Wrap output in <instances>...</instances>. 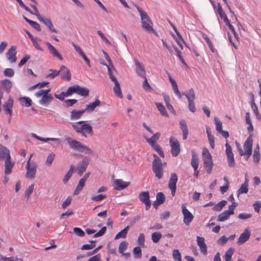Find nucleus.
Segmentation results:
<instances>
[{
    "mask_svg": "<svg viewBox=\"0 0 261 261\" xmlns=\"http://www.w3.org/2000/svg\"><path fill=\"white\" fill-rule=\"evenodd\" d=\"M202 159L203 162V165L206 172L211 174L212 172L214 163L212 160V156L208 150L204 147L203 148L202 152Z\"/></svg>",
    "mask_w": 261,
    "mask_h": 261,
    "instance_id": "4",
    "label": "nucleus"
},
{
    "mask_svg": "<svg viewBox=\"0 0 261 261\" xmlns=\"http://www.w3.org/2000/svg\"><path fill=\"white\" fill-rule=\"evenodd\" d=\"M228 164L229 167H233L235 164L234 155L233 153L226 154Z\"/></svg>",
    "mask_w": 261,
    "mask_h": 261,
    "instance_id": "45",
    "label": "nucleus"
},
{
    "mask_svg": "<svg viewBox=\"0 0 261 261\" xmlns=\"http://www.w3.org/2000/svg\"><path fill=\"white\" fill-rule=\"evenodd\" d=\"M37 164L34 162L32 161H28L26 164V173H25V177L32 179L35 178L36 171H37Z\"/></svg>",
    "mask_w": 261,
    "mask_h": 261,
    "instance_id": "6",
    "label": "nucleus"
},
{
    "mask_svg": "<svg viewBox=\"0 0 261 261\" xmlns=\"http://www.w3.org/2000/svg\"><path fill=\"white\" fill-rule=\"evenodd\" d=\"M55 156H56V155L54 153H53V152L49 153L48 154V155L46 158V159L45 160V165H47V166H50L52 164V163L55 159Z\"/></svg>",
    "mask_w": 261,
    "mask_h": 261,
    "instance_id": "43",
    "label": "nucleus"
},
{
    "mask_svg": "<svg viewBox=\"0 0 261 261\" xmlns=\"http://www.w3.org/2000/svg\"><path fill=\"white\" fill-rule=\"evenodd\" d=\"M35 96L39 98L38 103L41 106L45 107H47L54 99L51 94H44L39 91L35 93Z\"/></svg>",
    "mask_w": 261,
    "mask_h": 261,
    "instance_id": "7",
    "label": "nucleus"
},
{
    "mask_svg": "<svg viewBox=\"0 0 261 261\" xmlns=\"http://www.w3.org/2000/svg\"><path fill=\"white\" fill-rule=\"evenodd\" d=\"M89 90L87 88L76 85V94L82 96L87 97L89 95Z\"/></svg>",
    "mask_w": 261,
    "mask_h": 261,
    "instance_id": "36",
    "label": "nucleus"
},
{
    "mask_svg": "<svg viewBox=\"0 0 261 261\" xmlns=\"http://www.w3.org/2000/svg\"><path fill=\"white\" fill-rule=\"evenodd\" d=\"M108 74L110 79L112 81H115L117 79L115 77L114 74L117 72L113 64H109L107 66Z\"/></svg>",
    "mask_w": 261,
    "mask_h": 261,
    "instance_id": "32",
    "label": "nucleus"
},
{
    "mask_svg": "<svg viewBox=\"0 0 261 261\" xmlns=\"http://www.w3.org/2000/svg\"><path fill=\"white\" fill-rule=\"evenodd\" d=\"M140 200L145 205L146 210H148L151 206V202L149 200V194L148 192H142L139 194Z\"/></svg>",
    "mask_w": 261,
    "mask_h": 261,
    "instance_id": "13",
    "label": "nucleus"
},
{
    "mask_svg": "<svg viewBox=\"0 0 261 261\" xmlns=\"http://www.w3.org/2000/svg\"><path fill=\"white\" fill-rule=\"evenodd\" d=\"M73 232L78 237H83L85 236V232L79 227H74Z\"/></svg>",
    "mask_w": 261,
    "mask_h": 261,
    "instance_id": "58",
    "label": "nucleus"
},
{
    "mask_svg": "<svg viewBox=\"0 0 261 261\" xmlns=\"http://www.w3.org/2000/svg\"><path fill=\"white\" fill-rule=\"evenodd\" d=\"M248 187L246 186V184H242L237 191L238 196L242 194H246L248 191Z\"/></svg>",
    "mask_w": 261,
    "mask_h": 261,
    "instance_id": "50",
    "label": "nucleus"
},
{
    "mask_svg": "<svg viewBox=\"0 0 261 261\" xmlns=\"http://www.w3.org/2000/svg\"><path fill=\"white\" fill-rule=\"evenodd\" d=\"M171 152L173 156H176L179 153L180 147L179 142L173 137L170 138Z\"/></svg>",
    "mask_w": 261,
    "mask_h": 261,
    "instance_id": "8",
    "label": "nucleus"
},
{
    "mask_svg": "<svg viewBox=\"0 0 261 261\" xmlns=\"http://www.w3.org/2000/svg\"><path fill=\"white\" fill-rule=\"evenodd\" d=\"M168 77L169 78V80L170 81L171 84L172 88L174 93L177 96V97L179 99L181 98V93L178 90V86L175 80L172 77L171 75L169 73H168Z\"/></svg>",
    "mask_w": 261,
    "mask_h": 261,
    "instance_id": "19",
    "label": "nucleus"
},
{
    "mask_svg": "<svg viewBox=\"0 0 261 261\" xmlns=\"http://www.w3.org/2000/svg\"><path fill=\"white\" fill-rule=\"evenodd\" d=\"M154 160L152 162V170L155 176L161 179L163 175V163L161 160L155 154H153Z\"/></svg>",
    "mask_w": 261,
    "mask_h": 261,
    "instance_id": "5",
    "label": "nucleus"
},
{
    "mask_svg": "<svg viewBox=\"0 0 261 261\" xmlns=\"http://www.w3.org/2000/svg\"><path fill=\"white\" fill-rule=\"evenodd\" d=\"M46 45H47L48 50L49 53L54 56L58 58L60 60H62L63 57L60 54V53L58 51L56 48L53 46L49 42H46Z\"/></svg>",
    "mask_w": 261,
    "mask_h": 261,
    "instance_id": "25",
    "label": "nucleus"
},
{
    "mask_svg": "<svg viewBox=\"0 0 261 261\" xmlns=\"http://www.w3.org/2000/svg\"><path fill=\"white\" fill-rule=\"evenodd\" d=\"M252 140L250 136L245 141L244 144V155L246 156L248 159L252 154Z\"/></svg>",
    "mask_w": 261,
    "mask_h": 261,
    "instance_id": "9",
    "label": "nucleus"
},
{
    "mask_svg": "<svg viewBox=\"0 0 261 261\" xmlns=\"http://www.w3.org/2000/svg\"><path fill=\"white\" fill-rule=\"evenodd\" d=\"M49 82H43L39 83L31 87V89H35L37 88H42L48 85Z\"/></svg>",
    "mask_w": 261,
    "mask_h": 261,
    "instance_id": "63",
    "label": "nucleus"
},
{
    "mask_svg": "<svg viewBox=\"0 0 261 261\" xmlns=\"http://www.w3.org/2000/svg\"><path fill=\"white\" fill-rule=\"evenodd\" d=\"M217 12L219 14L220 17L222 19H224V18L227 17V16L226 15L225 12L222 10V7H221V6L220 3H218Z\"/></svg>",
    "mask_w": 261,
    "mask_h": 261,
    "instance_id": "60",
    "label": "nucleus"
},
{
    "mask_svg": "<svg viewBox=\"0 0 261 261\" xmlns=\"http://www.w3.org/2000/svg\"><path fill=\"white\" fill-rule=\"evenodd\" d=\"M135 64L137 74L140 76L145 78L146 73L143 65H142L137 60H135Z\"/></svg>",
    "mask_w": 261,
    "mask_h": 261,
    "instance_id": "17",
    "label": "nucleus"
},
{
    "mask_svg": "<svg viewBox=\"0 0 261 261\" xmlns=\"http://www.w3.org/2000/svg\"><path fill=\"white\" fill-rule=\"evenodd\" d=\"M128 243L126 241H122L119 244L118 247V251L120 253H123L124 251L127 249Z\"/></svg>",
    "mask_w": 261,
    "mask_h": 261,
    "instance_id": "53",
    "label": "nucleus"
},
{
    "mask_svg": "<svg viewBox=\"0 0 261 261\" xmlns=\"http://www.w3.org/2000/svg\"><path fill=\"white\" fill-rule=\"evenodd\" d=\"M182 95H185L188 101L194 100L195 99V94L193 88H190L185 93H182Z\"/></svg>",
    "mask_w": 261,
    "mask_h": 261,
    "instance_id": "37",
    "label": "nucleus"
},
{
    "mask_svg": "<svg viewBox=\"0 0 261 261\" xmlns=\"http://www.w3.org/2000/svg\"><path fill=\"white\" fill-rule=\"evenodd\" d=\"M39 21L43 23L44 25H46L51 32H53L54 33H57L58 32L57 30L55 28L53 23L51 22L49 18L42 17Z\"/></svg>",
    "mask_w": 261,
    "mask_h": 261,
    "instance_id": "21",
    "label": "nucleus"
},
{
    "mask_svg": "<svg viewBox=\"0 0 261 261\" xmlns=\"http://www.w3.org/2000/svg\"><path fill=\"white\" fill-rule=\"evenodd\" d=\"M234 249L232 247L229 248L225 252V259H230L233 254Z\"/></svg>",
    "mask_w": 261,
    "mask_h": 261,
    "instance_id": "59",
    "label": "nucleus"
},
{
    "mask_svg": "<svg viewBox=\"0 0 261 261\" xmlns=\"http://www.w3.org/2000/svg\"><path fill=\"white\" fill-rule=\"evenodd\" d=\"M66 141L71 148L87 154L94 155V151L82 143L70 137L67 138Z\"/></svg>",
    "mask_w": 261,
    "mask_h": 261,
    "instance_id": "2",
    "label": "nucleus"
},
{
    "mask_svg": "<svg viewBox=\"0 0 261 261\" xmlns=\"http://www.w3.org/2000/svg\"><path fill=\"white\" fill-rule=\"evenodd\" d=\"M89 163V159L87 158H84V159L79 163L76 169L77 174L82 175L86 170Z\"/></svg>",
    "mask_w": 261,
    "mask_h": 261,
    "instance_id": "16",
    "label": "nucleus"
},
{
    "mask_svg": "<svg viewBox=\"0 0 261 261\" xmlns=\"http://www.w3.org/2000/svg\"><path fill=\"white\" fill-rule=\"evenodd\" d=\"M16 48L14 45L11 46L6 54L8 60L11 63H15L17 60Z\"/></svg>",
    "mask_w": 261,
    "mask_h": 261,
    "instance_id": "12",
    "label": "nucleus"
},
{
    "mask_svg": "<svg viewBox=\"0 0 261 261\" xmlns=\"http://www.w3.org/2000/svg\"><path fill=\"white\" fill-rule=\"evenodd\" d=\"M177 180L178 178L176 174L174 173H172L168 183V187L171 190V194L173 196H174L175 194Z\"/></svg>",
    "mask_w": 261,
    "mask_h": 261,
    "instance_id": "10",
    "label": "nucleus"
},
{
    "mask_svg": "<svg viewBox=\"0 0 261 261\" xmlns=\"http://www.w3.org/2000/svg\"><path fill=\"white\" fill-rule=\"evenodd\" d=\"M31 136L33 138H34L38 140H40V141H41L43 142H47L49 141L55 142L57 143L58 144H59L61 142V141H60V139H59V138H42L41 137L37 136L36 134H34V133H32Z\"/></svg>",
    "mask_w": 261,
    "mask_h": 261,
    "instance_id": "27",
    "label": "nucleus"
},
{
    "mask_svg": "<svg viewBox=\"0 0 261 261\" xmlns=\"http://www.w3.org/2000/svg\"><path fill=\"white\" fill-rule=\"evenodd\" d=\"M1 85L4 89L8 91L10 90L12 86L11 82L8 79L1 81Z\"/></svg>",
    "mask_w": 261,
    "mask_h": 261,
    "instance_id": "41",
    "label": "nucleus"
},
{
    "mask_svg": "<svg viewBox=\"0 0 261 261\" xmlns=\"http://www.w3.org/2000/svg\"><path fill=\"white\" fill-rule=\"evenodd\" d=\"M226 203L227 201L226 200H222L214 206L213 210L216 211H220Z\"/></svg>",
    "mask_w": 261,
    "mask_h": 261,
    "instance_id": "46",
    "label": "nucleus"
},
{
    "mask_svg": "<svg viewBox=\"0 0 261 261\" xmlns=\"http://www.w3.org/2000/svg\"><path fill=\"white\" fill-rule=\"evenodd\" d=\"M113 82L115 84V86L113 88L114 92L118 97H122V92L121 91V89H120V85H119V83L118 81H117V80H116L115 81H113Z\"/></svg>",
    "mask_w": 261,
    "mask_h": 261,
    "instance_id": "39",
    "label": "nucleus"
},
{
    "mask_svg": "<svg viewBox=\"0 0 261 261\" xmlns=\"http://www.w3.org/2000/svg\"><path fill=\"white\" fill-rule=\"evenodd\" d=\"M181 208L182 213L184 215V222L187 225H188L193 220L194 216L184 204L182 205Z\"/></svg>",
    "mask_w": 261,
    "mask_h": 261,
    "instance_id": "11",
    "label": "nucleus"
},
{
    "mask_svg": "<svg viewBox=\"0 0 261 261\" xmlns=\"http://www.w3.org/2000/svg\"><path fill=\"white\" fill-rule=\"evenodd\" d=\"M141 17L142 28L148 33H154L155 32L153 29V22L148 14L138 5L135 6Z\"/></svg>",
    "mask_w": 261,
    "mask_h": 261,
    "instance_id": "1",
    "label": "nucleus"
},
{
    "mask_svg": "<svg viewBox=\"0 0 261 261\" xmlns=\"http://www.w3.org/2000/svg\"><path fill=\"white\" fill-rule=\"evenodd\" d=\"M85 181H83L81 179L80 180L74 191V195H77L81 192V191L83 190V188L85 186Z\"/></svg>",
    "mask_w": 261,
    "mask_h": 261,
    "instance_id": "42",
    "label": "nucleus"
},
{
    "mask_svg": "<svg viewBox=\"0 0 261 261\" xmlns=\"http://www.w3.org/2000/svg\"><path fill=\"white\" fill-rule=\"evenodd\" d=\"M251 236V231L248 228L245 229L243 233H242L238 240L237 243L239 245H242L246 242L250 238Z\"/></svg>",
    "mask_w": 261,
    "mask_h": 261,
    "instance_id": "14",
    "label": "nucleus"
},
{
    "mask_svg": "<svg viewBox=\"0 0 261 261\" xmlns=\"http://www.w3.org/2000/svg\"><path fill=\"white\" fill-rule=\"evenodd\" d=\"M8 158H10L9 150L5 146L0 144V160L5 159L6 160Z\"/></svg>",
    "mask_w": 261,
    "mask_h": 261,
    "instance_id": "30",
    "label": "nucleus"
},
{
    "mask_svg": "<svg viewBox=\"0 0 261 261\" xmlns=\"http://www.w3.org/2000/svg\"><path fill=\"white\" fill-rule=\"evenodd\" d=\"M49 71L51 72L50 73L47 74L45 75L46 78H50V79H54L55 77L58 76L59 73H60V71L54 70V69H50Z\"/></svg>",
    "mask_w": 261,
    "mask_h": 261,
    "instance_id": "51",
    "label": "nucleus"
},
{
    "mask_svg": "<svg viewBox=\"0 0 261 261\" xmlns=\"http://www.w3.org/2000/svg\"><path fill=\"white\" fill-rule=\"evenodd\" d=\"M85 112L84 109L81 110H74L71 112L70 119L71 120L79 119Z\"/></svg>",
    "mask_w": 261,
    "mask_h": 261,
    "instance_id": "33",
    "label": "nucleus"
},
{
    "mask_svg": "<svg viewBox=\"0 0 261 261\" xmlns=\"http://www.w3.org/2000/svg\"><path fill=\"white\" fill-rule=\"evenodd\" d=\"M191 164L194 168V170H196L198 168L199 158L194 150L192 151V159Z\"/></svg>",
    "mask_w": 261,
    "mask_h": 261,
    "instance_id": "29",
    "label": "nucleus"
},
{
    "mask_svg": "<svg viewBox=\"0 0 261 261\" xmlns=\"http://www.w3.org/2000/svg\"><path fill=\"white\" fill-rule=\"evenodd\" d=\"M4 74L6 76L12 77L14 74V71L12 68H6L4 71Z\"/></svg>",
    "mask_w": 261,
    "mask_h": 261,
    "instance_id": "62",
    "label": "nucleus"
},
{
    "mask_svg": "<svg viewBox=\"0 0 261 261\" xmlns=\"http://www.w3.org/2000/svg\"><path fill=\"white\" fill-rule=\"evenodd\" d=\"M179 126L182 132V138L184 140L187 139L188 135V129L187 123L185 120H181L179 121Z\"/></svg>",
    "mask_w": 261,
    "mask_h": 261,
    "instance_id": "28",
    "label": "nucleus"
},
{
    "mask_svg": "<svg viewBox=\"0 0 261 261\" xmlns=\"http://www.w3.org/2000/svg\"><path fill=\"white\" fill-rule=\"evenodd\" d=\"M34 184H32L30 186H29V187L25 190V191L24 192V196H25V197L27 199H28L30 197V196L34 190Z\"/></svg>",
    "mask_w": 261,
    "mask_h": 261,
    "instance_id": "48",
    "label": "nucleus"
},
{
    "mask_svg": "<svg viewBox=\"0 0 261 261\" xmlns=\"http://www.w3.org/2000/svg\"><path fill=\"white\" fill-rule=\"evenodd\" d=\"M137 244L141 247L144 246L145 243V235L143 233H141L139 234L137 240Z\"/></svg>",
    "mask_w": 261,
    "mask_h": 261,
    "instance_id": "52",
    "label": "nucleus"
},
{
    "mask_svg": "<svg viewBox=\"0 0 261 261\" xmlns=\"http://www.w3.org/2000/svg\"><path fill=\"white\" fill-rule=\"evenodd\" d=\"M21 105L25 107H29L32 105V100L29 97H22L19 98Z\"/></svg>",
    "mask_w": 261,
    "mask_h": 261,
    "instance_id": "40",
    "label": "nucleus"
},
{
    "mask_svg": "<svg viewBox=\"0 0 261 261\" xmlns=\"http://www.w3.org/2000/svg\"><path fill=\"white\" fill-rule=\"evenodd\" d=\"M100 104V100L99 99H96L94 102L86 105L84 110L85 112H91L94 110L96 107L99 106Z\"/></svg>",
    "mask_w": 261,
    "mask_h": 261,
    "instance_id": "31",
    "label": "nucleus"
},
{
    "mask_svg": "<svg viewBox=\"0 0 261 261\" xmlns=\"http://www.w3.org/2000/svg\"><path fill=\"white\" fill-rule=\"evenodd\" d=\"M129 228V226H127L123 229L121 230L115 236V240H118L120 238L125 239L126 237Z\"/></svg>",
    "mask_w": 261,
    "mask_h": 261,
    "instance_id": "38",
    "label": "nucleus"
},
{
    "mask_svg": "<svg viewBox=\"0 0 261 261\" xmlns=\"http://www.w3.org/2000/svg\"><path fill=\"white\" fill-rule=\"evenodd\" d=\"M84 121H80L73 123L72 126L77 134L83 137H87V135H92V127L89 124L84 123Z\"/></svg>",
    "mask_w": 261,
    "mask_h": 261,
    "instance_id": "3",
    "label": "nucleus"
},
{
    "mask_svg": "<svg viewBox=\"0 0 261 261\" xmlns=\"http://www.w3.org/2000/svg\"><path fill=\"white\" fill-rule=\"evenodd\" d=\"M74 169H75V167L73 164H72L70 166V168H69V170L68 171V172L64 176V177L63 178V182H64V184H66L68 182V181L69 180V179L72 176Z\"/></svg>",
    "mask_w": 261,
    "mask_h": 261,
    "instance_id": "34",
    "label": "nucleus"
},
{
    "mask_svg": "<svg viewBox=\"0 0 261 261\" xmlns=\"http://www.w3.org/2000/svg\"><path fill=\"white\" fill-rule=\"evenodd\" d=\"M165 200V198L163 193H158L156 196V200L153 203V206L156 208L159 205L164 202Z\"/></svg>",
    "mask_w": 261,
    "mask_h": 261,
    "instance_id": "24",
    "label": "nucleus"
},
{
    "mask_svg": "<svg viewBox=\"0 0 261 261\" xmlns=\"http://www.w3.org/2000/svg\"><path fill=\"white\" fill-rule=\"evenodd\" d=\"M106 197V195L104 194H99L98 195H93L91 199L95 201H99Z\"/></svg>",
    "mask_w": 261,
    "mask_h": 261,
    "instance_id": "61",
    "label": "nucleus"
},
{
    "mask_svg": "<svg viewBox=\"0 0 261 261\" xmlns=\"http://www.w3.org/2000/svg\"><path fill=\"white\" fill-rule=\"evenodd\" d=\"M129 185V182L124 181L121 179H116L114 180L113 187L116 190H123Z\"/></svg>",
    "mask_w": 261,
    "mask_h": 261,
    "instance_id": "15",
    "label": "nucleus"
},
{
    "mask_svg": "<svg viewBox=\"0 0 261 261\" xmlns=\"http://www.w3.org/2000/svg\"><path fill=\"white\" fill-rule=\"evenodd\" d=\"M214 120L216 125V130L218 132L221 131L222 130V123L217 117H214Z\"/></svg>",
    "mask_w": 261,
    "mask_h": 261,
    "instance_id": "57",
    "label": "nucleus"
},
{
    "mask_svg": "<svg viewBox=\"0 0 261 261\" xmlns=\"http://www.w3.org/2000/svg\"><path fill=\"white\" fill-rule=\"evenodd\" d=\"M172 255L175 261H182L181 258V254L178 250H174L173 251Z\"/></svg>",
    "mask_w": 261,
    "mask_h": 261,
    "instance_id": "54",
    "label": "nucleus"
},
{
    "mask_svg": "<svg viewBox=\"0 0 261 261\" xmlns=\"http://www.w3.org/2000/svg\"><path fill=\"white\" fill-rule=\"evenodd\" d=\"M161 136V134L159 132H158L153 135V136L151 138H148L145 136H144V138L146 140V141L150 145H152L156 144V141L159 139Z\"/></svg>",
    "mask_w": 261,
    "mask_h": 261,
    "instance_id": "23",
    "label": "nucleus"
},
{
    "mask_svg": "<svg viewBox=\"0 0 261 261\" xmlns=\"http://www.w3.org/2000/svg\"><path fill=\"white\" fill-rule=\"evenodd\" d=\"M151 146L153 148V149L156 152H157L159 154V155L161 157H162L163 158H164V152L159 145H158L157 144H155L151 145Z\"/></svg>",
    "mask_w": 261,
    "mask_h": 261,
    "instance_id": "55",
    "label": "nucleus"
},
{
    "mask_svg": "<svg viewBox=\"0 0 261 261\" xmlns=\"http://www.w3.org/2000/svg\"><path fill=\"white\" fill-rule=\"evenodd\" d=\"M14 166V162L11 161V157L6 159L5 162V173L6 175L10 174Z\"/></svg>",
    "mask_w": 261,
    "mask_h": 261,
    "instance_id": "20",
    "label": "nucleus"
},
{
    "mask_svg": "<svg viewBox=\"0 0 261 261\" xmlns=\"http://www.w3.org/2000/svg\"><path fill=\"white\" fill-rule=\"evenodd\" d=\"M133 255L136 258H140L141 257L142 253L140 246L135 247L133 250Z\"/></svg>",
    "mask_w": 261,
    "mask_h": 261,
    "instance_id": "47",
    "label": "nucleus"
},
{
    "mask_svg": "<svg viewBox=\"0 0 261 261\" xmlns=\"http://www.w3.org/2000/svg\"><path fill=\"white\" fill-rule=\"evenodd\" d=\"M197 242L201 252L204 255H206L207 254V247L205 243L204 238L197 236Z\"/></svg>",
    "mask_w": 261,
    "mask_h": 261,
    "instance_id": "18",
    "label": "nucleus"
},
{
    "mask_svg": "<svg viewBox=\"0 0 261 261\" xmlns=\"http://www.w3.org/2000/svg\"><path fill=\"white\" fill-rule=\"evenodd\" d=\"M162 234L159 232H155L151 234V239L153 243H157L162 238Z\"/></svg>",
    "mask_w": 261,
    "mask_h": 261,
    "instance_id": "49",
    "label": "nucleus"
},
{
    "mask_svg": "<svg viewBox=\"0 0 261 261\" xmlns=\"http://www.w3.org/2000/svg\"><path fill=\"white\" fill-rule=\"evenodd\" d=\"M232 214H233L229 210L225 211L219 215L218 221L220 222H223L228 219L229 216Z\"/></svg>",
    "mask_w": 261,
    "mask_h": 261,
    "instance_id": "35",
    "label": "nucleus"
},
{
    "mask_svg": "<svg viewBox=\"0 0 261 261\" xmlns=\"http://www.w3.org/2000/svg\"><path fill=\"white\" fill-rule=\"evenodd\" d=\"M13 106V99L10 97L3 106L4 111L6 114L10 115L12 114Z\"/></svg>",
    "mask_w": 261,
    "mask_h": 261,
    "instance_id": "22",
    "label": "nucleus"
},
{
    "mask_svg": "<svg viewBox=\"0 0 261 261\" xmlns=\"http://www.w3.org/2000/svg\"><path fill=\"white\" fill-rule=\"evenodd\" d=\"M66 96H69L73 93H76V85L69 87L66 91Z\"/></svg>",
    "mask_w": 261,
    "mask_h": 261,
    "instance_id": "56",
    "label": "nucleus"
},
{
    "mask_svg": "<svg viewBox=\"0 0 261 261\" xmlns=\"http://www.w3.org/2000/svg\"><path fill=\"white\" fill-rule=\"evenodd\" d=\"M155 105L156 106L158 110L160 111V112L162 115L165 116H168V113L166 110V109L162 103L159 102H156Z\"/></svg>",
    "mask_w": 261,
    "mask_h": 261,
    "instance_id": "44",
    "label": "nucleus"
},
{
    "mask_svg": "<svg viewBox=\"0 0 261 261\" xmlns=\"http://www.w3.org/2000/svg\"><path fill=\"white\" fill-rule=\"evenodd\" d=\"M30 56L28 55H25L20 61V62L18 63V66L21 67L23 66L26 62L30 59Z\"/></svg>",
    "mask_w": 261,
    "mask_h": 261,
    "instance_id": "64",
    "label": "nucleus"
},
{
    "mask_svg": "<svg viewBox=\"0 0 261 261\" xmlns=\"http://www.w3.org/2000/svg\"><path fill=\"white\" fill-rule=\"evenodd\" d=\"M60 72H61V76L62 79H65L69 81L71 79V75L69 70L64 65H62L60 69Z\"/></svg>",
    "mask_w": 261,
    "mask_h": 261,
    "instance_id": "26",
    "label": "nucleus"
}]
</instances>
